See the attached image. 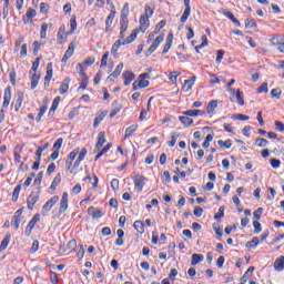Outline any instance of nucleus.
<instances>
[{
	"label": "nucleus",
	"instance_id": "nucleus-1",
	"mask_svg": "<svg viewBox=\"0 0 284 284\" xmlns=\"http://www.w3.org/2000/svg\"><path fill=\"white\" fill-rule=\"evenodd\" d=\"M128 17H130V3L126 2L123 4L120 13L119 39L111 47V54H113L114 57L119 54L121 45H130V43H134V41H136V38L139 37V32H141L139 29H133L131 34L125 39V34L128 32V29L130 28V20L128 19Z\"/></svg>",
	"mask_w": 284,
	"mask_h": 284
},
{
	"label": "nucleus",
	"instance_id": "nucleus-2",
	"mask_svg": "<svg viewBox=\"0 0 284 284\" xmlns=\"http://www.w3.org/2000/svg\"><path fill=\"white\" fill-rule=\"evenodd\" d=\"M77 31V14L71 16L70 30L65 31V24H61L57 33V44L63 45L68 43V37L74 34Z\"/></svg>",
	"mask_w": 284,
	"mask_h": 284
},
{
	"label": "nucleus",
	"instance_id": "nucleus-3",
	"mask_svg": "<svg viewBox=\"0 0 284 284\" xmlns=\"http://www.w3.org/2000/svg\"><path fill=\"white\" fill-rule=\"evenodd\" d=\"M145 79H150V73H142L139 75L138 80H135L132 84L133 92H138V90H145V88H150V81Z\"/></svg>",
	"mask_w": 284,
	"mask_h": 284
},
{
	"label": "nucleus",
	"instance_id": "nucleus-4",
	"mask_svg": "<svg viewBox=\"0 0 284 284\" xmlns=\"http://www.w3.org/2000/svg\"><path fill=\"white\" fill-rule=\"evenodd\" d=\"M114 19H116V7H114V4H111V11L108 14L104 22L105 23L104 32L106 34H109V32H112V23H114Z\"/></svg>",
	"mask_w": 284,
	"mask_h": 284
},
{
	"label": "nucleus",
	"instance_id": "nucleus-5",
	"mask_svg": "<svg viewBox=\"0 0 284 284\" xmlns=\"http://www.w3.org/2000/svg\"><path fill=\"white\" fill-rule=\"evenodd\" d=\"M79 156V148L73 149L68 155L65 160V168L67 170H70V174H73L74 172V159Z\"/></svg>",
	"mask_w": 284,
	"mask_h": 284
},
{
	"label": "nucleus",
	"instance_id": "nucleus-6",
	"mask_svg": "<svg viewBox=\"0 0 284 284\" xmlns=\"http://www.w3.org/2000/svg\"><path fill=\"white\" fill-rule=\"evenodd\" d=\"M39 201H41V191H38L37 193L31 192L27 197V209L32 212L34 205H37Z\"/></svg>",
	"mask_w": 284,
	"mask_h": 284
},
{
	"label": "nucleus",
	"instance_id": "nucleus-7",
	"mask_svg": "<svg viewBox=\"0 0 284 284\" xmlns=\"http://www.w3.org/2000/svg\"><path fill=\"white\" fill-rule=\"evenodd\" d=\"M68 207H70L69 194L68 192H63L59 203L58 214L60 216L61 214H65V212H68Z\"/></svg>",
	"mask_w": 284,
	"mask_h": 284
},
{
	"label": "nucleus",
	"instance_id": "nucleus-8",
	"mask_svg": "<svg viewBox=\"0 0 284 284\" xmlns=\"http://www.w3.org/2000/svg\"><path fill=\"white\" fill-rule=\"evenodd\" d=\"M23 210H26V207L21 206L14 212V215L11 217V225L14 227L16 231L19 230L21 221H23Z\"/></svg>",
	"mask_w": 284,
	"mask_h": 284
},
{
	"label": "nucleus",
	"instance_id": "nucleus-9",
	"mask_svg": "<svg viewBox=\"0 0 284 284\" xmlns=\"http://www.w3.org/2000/svg\"><path fill=\"white\" fill-rule=\"evenodd\" d=\"M37 17V10L34 8H28L26 14L22 17L24 26H32L34 18Z\"/></svg>",
	"mask_w": 284,
	"mask_h": 284
},
{
	"label": "nucleus",
	"instance_id": "nucleus-10",
	"mask_svg": "<svg viewBox=\"0 0 284 284\" xmlns=\"http://www.w3.org/2000/svg\"><path fill=\"white\" fill-rule=\"evenodd\" d=\"M164 39H165L164 33H161L160 36H158L153 40V43L146 50V57H150L151 54H153V52H156V50L159 49V45H161V42L164 41Z\"/></svg>",
	"mask_w": 284,
	"mask_h": 284
},
{
	"label": "nucleus",
	"instance_id": "nucleus-11",
	"mask_svg": "<svg viewBox=\"0 0 284 284\" xmlns=\"http://www.w3.org/2000/svg\"><path fill=\"white\" fill-rule=\"evenodd\" d=\"M190 1L191 0H183L185 9L180 18V23L182 26H185V23H187V19H190V14H192V7L190 6Z\"/></svg>",
	"mask_w": 284,
	"mask_h": 284
},
{
	"label": "nucleus",
	"instance_id": "nucleus-12",
	"mask_svg": "<svg viewBox=\"0 0 284 284\" xmlns=\"http://www.w3.org/2000/svg\"><path fill=\"white\" fill-rule=\"evenodd\" d=\"M74 50H77V40H73L69 43L67 51L64 52V55L61 59L62 63H68V60L72 58L74 54Z\"/></svg>",
	"mask_w": 284,
	"mask_h": 284
},
{
	"label": "nucleus",
	"instance_id": "nucleus-13",
	"mask_svg": "<svg viewBox=\"0 0 284 284\" xmlns=\"http://www.w3.org/2000/svg\"><path fill=\"white\" fill-rule=\"evenodd\" d=\"M87 213L91 219H102V216H105V212H103V209L89 206L87 210Z\"/></svg>",
	"mask_w": 284,
	"mask_h": 284
},
{
	"label": "nucleus",
	"instance_id": "nucleus-14",
	"mask_svg": "<svg viewBox=\"0 0 284 284\" xmlns=\"http://www.w3.org/2000/svg\"><path fill=\"white\" fill-rule=\"evenodd\" d=\"M57 203H59V195L49 199L42 206V212L48 214Z\"/></svg>",
	"mask_w": 284,
	"mask_h": 284
},
{
	"label": "nucleus",
	"instance_id": "nucleus-15",
	"mask_svg": "<svg viewBox=\"0 0 284 284\" xmlns=\"http://www.w3.org/2000/svg\"><path fill=\"white\" fill-rule=\"evenodd\" d=\"M133 183L136 192H143V187H145V176L135 175L133 178Z\"/></svg>",
	"mask_w": 284,
	"mask_h": 284
},
{
	"label": "nucleus",
	"instance_id": "nucleus-16",
	"mask_svg": "<svg viewBox=\"0 0 284 284\" xmlns=\"http://www.w3.org/2000/svg\"><path fill=\"white\" fill-rule=\"evenodd\" d=\"M108 140L105 139V132L104 131H101L99 134H98V140H97V143H95V146H94V154H97V152H100V150L103 148V145H105V142Z\"/></svg>",
	"mask_w": 284,
	"mask_h": 284
},
{
	"label": "nucleus",
	"instance_id": "nucleus-17",
	"mask_svg": "<svg viewBox=\"0 0 284 284\" xmlns=\"http://www.w3.org/2000/svg\"><path fill=\"white\" fill-rule=\"evenodd\" d=\"M85 156H88V149L82 148L81 151L78 153L77 160L73 162L74 170H79V165H81V162L84 161Z\"/></svg>",
	"mask_w": 284,
	"mask_h": 284
},
{
	"label": "nucleus",
	"instance_id": "nucleus-18",
	"mask_svg": "<svg viewBox=\"0 0 284 284\" xmlns=\"http://www.w3.org/2000/svg\"><path fill=\"white\" fill-rule=\"evenodd\" d=\"M78 83L80 84L78 91L85 90L88 85H90V77H88V73H81L80 78L78 79Z\"/></svg>",
	"mask_w": 284,
	"mask_h": 284
},
{
	"label": "nucleus",
	"instance_id": "nucleus-19",
	"mask_svg": "<svg viewBox=\"0 0 284 284\" xmlns=\"http://www.w3.org/2000/svg\"><path fill=\"white\" fill-rule=\"evenodd\" d=\"M139 24L140 26L136 30H139L142 33H145L148 28H150V18H145L144 16H140Z\"/></svg>",
	"mask_w": 284,
	"mask_h": 284
},
{
	"label": "nucleus",
	"instance_id": "nucleus-20",
	"mask_svg": "<svg viewBox=\"0 0 284 284\" xmlns=\"http://www.w3.org/2000/svg\"><path fill=\"white\" fill-rule=\"evenodd\" d=\"M53 70H52V62H49L47 64V74L44 77V88H50V82L52 81L53 77Z\"/></svg>",
	"mask_w": 284,
	"mask_h": 284
},
{
	"label": "nucleus",
	"instance_id": "nucleus-21",
	"mask_svg": "<svg viewBox=\"0 0 284 284\" xmlns=\"http://www.w3.org/2000/svg\"><path fill=\"white\" fill-rule=\"evenodd\" d=\"M136 130H139V124H131L130 126H128L124 131L122 141H128L130 136H134V132H136Z\"/></svg>",
	"mask_w": 284,
	"mask_h": 284
},
{
	"label": "nucleus",
	"instance_id": "nucleus-22",
	"mask_svg": "<svg viewBox=\"0 0 284 284\" xmlns=\"http://www.w3.org/2000/svg\"><path fill=\"white\" fill-rule=\"evenodd\" d=\"M173 41H174V33L171 32L166 37V42H165L164 48L162 50V54H168L170 52Z\"/></svg>",
	"mask_w": 284,
	"mask_h": 284
},
{
	"label": "nucleus",
	"instance_id": "nucleus-23",
	"mask_svg": "<svg viewBox=\"0 0 284 284\" xmlns=\"http://www.w3.org/2000/svg\"><path fill=\"white\" fill-rule=\"evenodd\" d=\"M283 40V37H273L271 38V43L272 45H277L278 52H282L284 54V42H281Z\"/></svg>",
	"mask_w": 284,
	"mask_h": 284
},
{
	"label": "nucleus",
	"instance_id": "nucleus-24",
	"mask_svg": "<svg viewBox=\"0 0 284 284\" xmlns=\"http://www.w3.org/2000/svg\"><path fill=\"white\" fill-rule=\"evenodd\" d=\"M11 99H12V89L10 87H7L4 89L2 108H8V105H10Z\"/></svg>",
	"mask_w": 284,
	"mask_h": 284
},
{
	"label": "nucleus",
	"instance_id": "nucleus-25",
	"mask_svg": "<svg viewBox=\"0 0 284 284\" xmlns=\"http://www.w3.org/2000/svg\"><path fill=\"white\" fill-rule=\"evenodd\" d=\"M72 79L69 77L64 78L62 83L60 84L59 92L60 94H67V92L70 90V83Z\"/></svg>",
	"mask_w": 284,
	"mask_h": 284
},
{
	"label": "nucleus",
	"instance_id": "nucleus-26",
	"mask_svg": "<svg viewBox=\"0 0 284 284\" xmlns=\"http://www.w3.org/2000/svg\"><path fill=\"white\" fill-rule=\"evenodd\" d=\"M60 103H61V97L58 95L52 101L51 108L48 112V116H54Z\"/></svg>",
	"mask_w": 284,
	"mask_h": 284
},
{
	"label": "nucleus",
	"instance_id": "nucleus-27",
	"mask_svg": "<svg viewBox=\"0 0 284 284\" xmlns=\"http://www.w3.org/2000/svg\"><path fill=\"white\" fill-rule=\"evenodd\" d=\"M222 14L226 17V19H230V21H232L234 26H236L237 28H241V21H239V19H235L234 13H232L231 11H227L226 9H223Z\"/></svg>",
	"mask_w": 284,
	"mask_h": 284
},
{
	"label": "nucleus",
	"instance_id": "nucleus-28",
	"mask_svg": "<svg viewBox=\"0 0 284 284\" xmlns=\"http://www.w3.org/2000/svg\"><path fill=\"white\" fill-rule=\"evenodd\" d=\"M31 79V90H37V85H39V81L41 79V74L37 72H29Z\"/></svg>",
	"mask_w": 284,
	"mask_h": 284
},
{
	"label": "nucleus",
	"instance_id": "nucleus-29",
	"mask_svg": "<svg viewBox=\"0 0 284 284\" xmlns=\"http://www.w3.org/2000/svg\"><path fill=\"white\" fill-rule=\"evenodd\" d=\"M124 79V85L128 87L134 79H136V75L132 71H124L122 74Z\"/></svg>",
	"mask_w": 284,
	"mask_h": 284
},
{
	"label": "nucleus",
	"instance_id": "nucleus-30",
	"mask_svg": "<svg viewBox=\"0 0 284 284\" xmlns=\"http://www.w3.org/2000/svg\"><path fill=\"white\" fill-rule=\"evenodd\" d=\"M273 267L275 270V272H283L284 270V256H278L274 263H273Z\"/></svg>",
	"mask_w": 284,
	"mask_h": 284
},
{
	"label": "nucleus",
	"instance_id": "nucleus-31",
	"mask_svg": "<svg viewBox=\"0 0 284 284\" xmlns=\"http://www.w3.org/2000/svg\"><path fill=\"white\" fill-rule=\"evenodd\" d=\"M254 270H256V267L254 266H250L246 272L244 273V275L241 277V283L240 284H245L247 283V281H250V278H252V274L254 273Z\"/></svg>",
	"mask_w": 284,
	"mask_h": 284
},
{
	"label": "nucleus",
	"instance_id": "nucleus-32",
	"mask_svg": "<svg viewBox=\"0 0 284 284\" xmlns=\"http://www.w3.org/2000/svg\"><path fill=\"white\" fill-rule=\"evenodd\" d=\"M179 121L184 128H190L194 125V120L191 119L190 115H181L179 116Z\"/></svg>",
	"mask_w": 284,
	"mask_h": 284
},
{
	"label": "nucleus",
	"instance_id": "nucleus-33",
	"mask_svg": "<svg viewBox=\"0 0 284 284\" xmlns=\"http://www.w3.org/2000/svg\"><path fill=\"white\" fill-rule=\"evenodd\" d=\"M182 114L184 116H203V114H205V111L199 110V109L186 110V111H183Z\"/></svg>",
	"mask_w": 284,
	"mask_h": 284
},
{
	"label": "nucleus",
	"instance_id": "nucleus-34",
	"mask_svg": "<svg viewBox=\"0 0 284 284\" xmlns=\"http://www.w3.org/2000/svg\"><path fill=\"white\" fill-rule=\"evenodd\" d=\"M216 108H219V100H211L206 105V114H214Z\"/></svg>",
	"mask_w": 284,
	"mask_h": 284
},
{
	"label": "nucleus",
	"instance_id": "nucleus-35",
	"mask_svg": "<svg viewBox=\"0 0 284 284\" xmlns=\"http://www.w3.org/2000/svg\"><path fill=\"white\" fill-rule=\"evenodd\" d=\"M16 112H19V110H21V105H23V93H18V97L16 99V101L12 103Z\"/></svg>",
	"mask_w": 284,
	"mask_h": 284
},
{
	"label": "nucleus",
	"instance_id": "nucleus-36",
	"mask_svg": "<svg viewBox=\"0 0 284 284\" xmlns=\"http://www.w3.org/2000/svg\"><path fill=\"white\" fill-rule=\"evenodd\" d=\"M203 261H205V256L203 254H196L194 253L191 256V265H199V263H203Z\"/></svg>",
	"mask_w": 284,
	"mask_h": 284
},
{
	"label": "nucleus",
	"instance_id": "nucleus-37",
	"mask_svg": "<svg viewBox=\"0 0 284 284\" xmlns=\"http://www.w3.org/2000/svg\"><path fill=\"white\" fill-rule=\"evenodd\" d=\"M60 184H61V173H58V174L54 176V179H53V181H52V183H51L49 190H51V192H55V191H57V187H59Z\"/></svg>",
	"mask_w": 284,
	"mask_h": 284
},
{
	"label": "nucleus",
	"instance_id": "nucleus-38",
	"mask_svg": "<svg viewBox=\"0 0 284 284\" xmlns=\"http://www.w3.org/2000/svg\"><path fill=\"white\" fill-rule=\"evenodd\" d=\"M11 239H12V235H10V233H8L4 236V239L1 241V244H0V252L8 250V245H10Z\"/></svg>",
	"mask_w": 284,
	"mask_h": 284
},
{
	"label": "nucleus",
	"instance_id": "nucleus-39",
	"mask_svg": "<svg viewBox=\"0 0 284 284\" xmlns=\"http://www.w3.org/2000/svg\"><path fill=\"white\" fill-rule=\"evenodd\" d=\"M141 16L145 17L146 19H152V17L154 16V6L145 4L144 14Z\"/></svg>",
	"mask_w": 284,
	"mask_h": 284
},
{
	"label": "nucleus",
	"instance_id": "nucleus-40",
	"mask_svg": "<svg viewBox=\"0 0 284 284\" xmlns=\"http://www.w3.org/2000/svg\"><path fill=\"white\" fill-rule=\"evenodd\" d=\"M48 28H52V23H42L40 27V39H48Z\"/></svg>",
	"mask_w": 284,
	"mask_h": 284
},
{
	"label": "nucleus",
	"instance_id": "nucleus-41",
	"mask_svg": "<svg viewBox=\"0 0 284 284\" xmlns=\"http://www.w3.org/2000/svg\"><path fill=\"white\" fill-rule=\"evenodd\" d=\"M21 184H18L14 189H13V192H12V195H11V201L12 203H17V201H19V195L21 194Z\"/></svg>",
	"mask_w": 284,
	"mask_h": 284
},
{
	"label": "nucleus",
	"instance_id": "nucleus-42",
	"mask_svg": "<svg viewBox=\"0 0 284 284\" xmlns=\"http://www.w3.org/2000/svg\"><path fill=\"white\" fill-rule=\"evenodd\" d=\"M48 112V103H44L42 106H40L39 113L36 116L37 123H41V119H43V114Z\"/></svg>",
	"mask_w": 284,
	"mask_h": 284
},
{
	"label": "nucleus",
	"instance_id": "nucleus-43",
	"mask_svg": "<svg viewBox=\"0 0 284 284\" xmlns=\"http://www.w3.org/2000/svg\"><path fill=\"white\" fill-rule=\"evenodd\" d=\"M194 81H195L194 78H192L190 80H185L184 84L182 87L183 92H190V90H192V88H194Z\"/></svg>",
	"mask_w": 284,
	"mask_h": 284
},
{
	"label": "nucleus",
	"instance_id": "nucleus-44",
	"mask_svg": "<svg viewBox=\"0 0 284 284\" xmlns=\"http://www.w3.org/2000/svg\"><path fill=\"white\" fill-rule=\"evenodd\" d=\"M235 99H236L239 105H241V106L245 105V95L243 94L241 89L236 90Z\"/></svg>",
	"mask_w": 284,
	"mask_h": 284
},
{
	"label": "nucleus",
	"instance_id": "nucleus-45",
	"mask_svg": "<svg viewBox=\"0 0 284 284\" xmlns=\"http://www.w3.org/2000/svg\"><path fill=\"white\" fill-rule=\"evenodd\" d=\"M133 227L136 230V232H139V234H143V232H145V224H143V222L140 220H136L133 223Z\"/></svg>",
	"mask_w": 284,
	"mask_h": 284
},
{
	"label": "nucleus",
	"instance_id": "nucleus-46",
	"mask_svg": "<svg viewBox=\"0 0 284 284\" xmlns=\"http://www.w3.org/2000/svg\"><path fill=\"white\" fill-rule=\"evenodd\" d=\"M43 181V171L37 174V178L33 181V185L38 187L39 192H41V183Z\"/></svg>",
	"mask_w": 284,
	"mask_h": 284
},
{
	"label": "nucleus",
	"instance_id": "nucleus-47",
	"mask_svg": "<svg viewBox=\"0 0 284 284\" xmlns=\"http://www.w3.org/2000/svg\"><path fill=\"white\" fill-rule=\"evenodd\" d=\"M41 221V215L39 213H36L30 222L27 224L29 227L34 230V226Z\"/></svg>",
	"mask_w": 284,
	"mask_h": 284
},
{
	"label": "nucleus",
	"instance_id": "nucleus-48",
	"mask_svg": "<svg viewBox=\"0 0 284 284\" xmlns=\"http://www.w3.org/2000/svg\"><path fill=\"white\" fill-rule=\"evenodd\" d=\"M68 254H72V252H77V240L72 239L67 244Z\"/></svg>",
	"mask_w": 284,
	"mask_h": 284
},
{
	"label": "nucleus",
	"instance_id": "nucleus-49",
	"mask_svg": "<svg viewBox=\"0 0 284 284\" xmlns=\"http://www.w3.org/2000/svg\"><path fill=\"white\" fill-rule=\"evenodd\" d=\"M106 114H108V112H102L98 116H95V119L93 121V128H99V125H101V122L103 121V119H105Z\"/></svg>",
	"mask_w": 284,
	"mask_h": 284
},
{
	"label": "nucleus",
	"instance_id": "nucleus-50",
	"mask_svg": "<svg viewBox=\"0 0 284 284\" xmlns=\"http://www.w3.org/2000/svg\"><path fill=\"white\" fill-rule=\"evenodd\" d=\"M217 145H220V148H222V150H230V148H232V140H219L217 141Z\"/></svg>",
	"mask_w": 284,
	"mask_h": 284
},
{
	"label": "nucleus",
	"instance_id": "nucleus-51",
	"mask_svg": "<svg viewBox=\"0 0 284 284\" xmlns=\"http://www.w3.org/2000/svg\"><path fill=\"white\" fill-rule=\"evenodd\" d=\"M92 180H93L92 189L94 190V189L99 187V176H97V175H93V176L87 175L83 179V181H92Z\"/></svg>",
	"mask_w": 284,
	"mask_h": 284
},
{
	"label": "nucleus",
	"instance_id": "nucleus-52",
	"mask_svg": "<svg viewBox=\"0 0 284 284\" xmlns=\"http://www.w3.org/2000/svg\"><path fill=\"white\" fill-rule=\"evenodd\" d=\"M270 145V141L263 139V138H257L255 140V146L256 148H267Z\"/></svg>",
	"mask_w": 284,
	"mask_h": 284
},
{
	"label": "nucleus",
	"instance_id": "nucleus-53",
	"mask_svg": "<svg viewBox=\"0 0 284 284\" xmlns=\"http://www.w3.org/2000/svg\"><path fill=\"white\" fill-rule=\"evenodd\" d=\"M260 243H261V240H258V237H253L252 241L246 242L245 246L248 250H252L256 247Z\"/></svg>",
	"mask_w": 284,
	"mask_h": 284
},
{
	"label": "nucleus",
	"instance_id": "nucleus-54",
	"mask_svg": "<svg viewBox=\"0 0 284 284\" xmlns=\"http://www.w3.org/2000/svg\"><path fill=\"white\" fill-rule=\"evenodd\" d=\"M179 136H181L180 133L174 132L171 136V141L166 142V144L169 145V148H174L176 145V141L179 140Z\"/></svg>",
	"mask_w": 284,
	"mask_h": 284
},
{
	"label": "nucleus",
	"instance_id": "nucleus-55",
	"mask_svg": "<svg viewBox=\"0 0 284 284\" xmlns=\"http://www.w3.org/2000/svg\"><path fill=\"white\" fill-rule=\"evenodd\" d=\"M263 92H264L265 94H267V92H270V88L267 87V82L262 83V84L257 88V90H256V93H257V94H263Z\"/></svg>",
	"mask_w": 284,
	"mask_h": 284
},
{
	"label": "nucleus",
	"instance_id": "nucleus-56",
	"mask_svg": "<svg viewBox=\"0 0 284 284\" xmlns=\"http://www.w3.org/2000/svg\"><path fill=\"white\" fill-rule=\"evenodd\" d=\"M34 176H37L36 173H30L29 178H27L23 183V190H28V186L32 185V180L34 179Z\"/></svg>",
	"mask_w": 284,
	"mask_h": 284
},
{
	"label": "nucleus",
	"instance_id": "nucleus-57",
	"mask_svg": "<svg viewBox=\"0 0 284 284\" xmlns=\"http://www.w3.org/2000/svg\"><path fill=\"white\" fill-rule=\"evenodd\" d=\"M223 216H225V206H220L217 213L214 214V220L220 221Z\"/></svg>",
	"mask_w": 284,
	"mask_h": 284
},
{
	"label": "nucleus",
	"instance_id": "nucleus-58",
	"mask_svg": "<svg viewBox=\"0 0 284 284\" xmlns=\"http://www.w3.org/2000/svg\"><path fill=\"white\" fill-rule=\"evenodd\" d=\"M179 77H181V72L173 71L169 73V80L171 83H176Z\"/></svg>",
	"mask_w": 284,
	"mask_h": 284
},
{
	"label": "nucleus",
	"instance_id": "nucleus-59",
	"mask_svg": "<svg viewBox=\"0 0 284 284\" xmlns=\"http://www.w3.org/2000/svg\"><path fill=\"white\" fill-rule=\"evenodd\" d=\"M108 57H110V51H105L102 55L100 68H108Z\"/></svg>",
	"mask_w": 284,
	"mask_h": 284
},
{
	"label": "nucleus",
	"instance_id": "nucleus-60",
	"mask_svg": "<svg viewBox=\"0 0 284 284\" xmlns=\"http://www.w3.org/2000/svg\"><path fill=\"white\" fill-rule=\"evenodd\" d=\"M245 28L252 29V28H257L256 21L252 18H247L245 21Z\"/></svg>",
	"mask_w": 284,
	"mask_h": 284
},
{
	"label": "nucleus",
	"instance_id": "nucleus-61",
	"mask_svg": "<svg viewBox=\"0 0 284 284\" xmlns=\"http://www.w3.org/2000/svg\"><path fill=\"white\" fill-rule=\"evenodd\" d=\"M50 12V4L45 2L40 3V14H48Z\"/></svg>",
	"mask_w": 284,
	"mask_h": 284
},
{
	"label": "nucleus",
	"instance_id": "nucleus-62",
	"mask_svg": "<svg viewBox=\"0 0 284 284\" xmlns=\"http://www.w3.org/2000/svg\"><path fill=\"white\" fill-rule=\"evenodd\" d=\"M95 61H97V58H94V57H89V58H87L82 63H83V65H84L85 68H90V65H94Z\"/></svg>",
	"mask_w": 284,
	"mask_h": 284
},
{
	"label": "nucleus",
	"instance_id": "nucleus-63",
	"mask_svg": "<svg viewBox=\"0 0 284 284\" xmlns=\"http://www.w3.org/2000/svg\"><path fill=\"white\" fill-rule=\"evenodd\" d=\"M49 276L52 284H59V274L57 272L51 271Z\"/></svg>",
	"mask_w": 284,
	"mask_h": 284
},
{
	"label": "nucleus",
	"instance_id": "nucleus-64",
	"mask_svg": "<svg viewBox=\"0 0 284 284\" xmlns=\"http://www.w3.org/2000/svg\"><path fill=\"white\" fill-rule=\"evenodd\" d=\"M24 38L23 36H20L14 43V52H19V48H21V43H23Z\"/></svg>",
	"mask_w": 284,
	"mask_h": 284
}]
</instances>
